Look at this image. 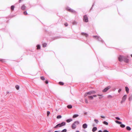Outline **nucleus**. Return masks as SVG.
I'll return each instance as SVG.
<instances>
[{"label": "nucleus", "mask_w": 132, "mask_h": 132, "mask_svg": "<svg viewBox=\"0 0 132 132\" xmlns=\"http://www.w3.org/2000/svg\"><path fill=\"white\" fill-rule=\"evenodd\" d=\"M54 132H59L58 131H55Z\"/></svg>", "instance_id": "603ef678"}, {"label": "nucleus", "mask_w": 132, "mask_h": 132, "mask_svg": "<svg viewBox=\"0 0 132 132\" xmlns=\"http://www.w3.org/2000/svg\"><path fill=\"white\" fill-rule=\"evenodd\" d=\"M47 45V44L46 43H44L43 44V47H46Z\"/></svg>", "instance_id": "4468645a"}, {"label": "nucleus", "mask_w": 132, "mask_h": 132, "mask_svg": "<svg viewBox=\"0 0 132 132\" xmlns=\"http://www.w3.org/2000/svg\"><path fill=\"white\" fill-rule=\"evenodd\" d=\"M14 7V6L12 5L11 6V9L12 10H13Z\"/></svg>", "instance_id": "c756f323"}, {"label": "nucleus", "mask_w": 132, "mask_h": 132, "mask_svg": "<svg viewBox=\"0 0 132 132\" xmlns=\"http://www.w3.org/2000/svg\"><path fill=\"white\" fill-rule=\"evenodd\" d=\"M67 131V130L66 129H64L62 130L61 132H66Z\"/></svg>", "instance_id": "72a5a7b5"}, {"label": "nucleus", "mask_w": 132, "mask_h": 132, "mask_svg": "<svg viewBox=\"0 0 132 132\" xmlns=\"http://www.w3.org/2000/svg\"><path fill=\"white\" fill-rule=\"evenodd\" d=\"M66 124V123L64 122H63L61 123H59L57 124L56 126L54 127V128H56L57 127H61L63 126H65Z\"/></svg>", "instance_id": "f257e3e1"}, {"label": "nucleus", "mask_w": 132, "mask_h": 132, "mask_svg": "<svg viewBox=\"0 0 132 132\" xmlns=\"http://www.w3.org/2000/svg\"><path fill=\"white\" fill-rule=\"evenodd\" d=\"M129 101H131L132 100V95H131L130 96L129 98Z\"/></svg>", "instance_id": "6ab92c4d"}, {"label": "nucleus", "mask_w": 132, "mask_h": 132, "mask_svg": "<svg viewBox=\"0 0 132 132\" xmlns=\"http://www.w3.org/2000/svg\"><path fill=\"white\" fill-rule=\"evenodd\" d=\"M0 61H1L2 62H5V60L4 59H3L2 58H0Z\"/></svg>", "instance_id": "f3484780"}, {"label": "nucleus", "mask_w": 132, "mask_h": 132, "mask_svg": "<svg viewBox=\"0 0 132 132\" xmlns=\"http://www.w3.org/2000/svg\"><path fill=\"white\" fill-rule=\"evenodd\" d=\"M76 132H79V131H77Z\"/></svg>", "instance_id": "6e6d98bb"}, {"label": "nucleus", "mask_w": 132, "mask_h": 132, "mask_svg": "<svg viewBox=\"0 0 132 132\" xmlns=\"http://www.w3.org/2000/svg\"><path fill=\"white\" fill-rule=\"evenodd\" d=\"M77 23V22H76V21H73V22H72V24H73V25H75Z\"/></svg>", "instance_id": "c85d7f7f"}, {"label": "nucleus", "mask_w": 132, "mask_h": 132, "mask_svg": "<svg viewBox=\"0 0 132 132\" xmlns=\"http://www.w3.org/2000/svg\"><path fill=\"white\" fill-rule=\"evenodd\" d=\"M37 49H40V45H37Z\"/></svg>", "instance_id": "b1692460"}, {"label": "nucleus", "mask_w": 132, "mask_h": 132, "mask_svg": "<svg viewBox=\"0 0 132 132\" xmlns=\"http://www.w3.org/2000/svg\"><path fill=\"white\" fill-rule=\"evenodd\" d=\"M94 121L96 122V123H98V120H97L96 119H95L94 120Z\"/></svg>", "instance_id": "a878e982"}, {"label": "nucleus", "mask_w": 132, "mask_h": 132, "mask_svg": "<svg viewBox=\"0 0 132 132\" xmlns=\"http://www.w3.org/2000/svg\"><path fill=\"white\" fill-rule=\"evenodd\" d=\"M108 98H111L112 97V96L110 95H109L107 96Z\"/></svg>", "instance_id": "2f4dec72"}, {"label": "nucleus", "mask_w": 132, "mask_h": 132, "mask_svg": "<svg viewBox=\"0 0 132 132\" xmlns=\"http://www.w3.org/2000/svg\"><path fill=\"white\" fill-rule=\"evenodd\" d=\"M21 0H19V2L20 3L21 2Z\"/></svg>", "instance_id": "864d4df0"}, {"label": "nucleus", "mask_w": 132, "mask_h": 132, "mask_svg": "<svg viewBox=\"0 0 132 132\" xmlns=\"http://www.w3.org/2000/svg\"><path fill=\"white\" fill-rule=\"evenodd\" d=\"M97 95L99 96H102V95L98 94Z\"/></svg>", "instance_id": "09e8293b"}, {"label": "nucleus", "mask_w": 132, "mask_h": 132, "mask_svg": "<svg viewBox=\"0 0 132 132\" xmlns=\"http://www.w3.org/2000/svg\"><path fill=\"white\" fill-rule=\"evenodd\" d=\"M121 89H119L118 90V92L119 93H120V92L121 91Z\"/></svg>", "instance_id": "c03bdc74"}, {"label": "nucleus", "mask_w": 132, "mask_h": 132, "mask_svg": "<svg viewBox=\"0 0 132 132\" xmlns=\"http://www.w3.org/2000/svg\"><path fill=\"white\" fill-rule=\"evenodd\" d=\"M101 117L103 118H105V117L104 116H101Z\"/></svg>", "instance_id": "37998d69"}, {"label": "nucleus", "mask_w": 132, "mask_h": 132, "mask_svg": "<svg viewBox=\"0 0 132 132\" xmlns=\"http://www.w3.org/2000/svg\"><path fill=\"white\" fill-rule=\"evenodd\" d=\"M72 121V119H67L66 120V121L67 122L69 123L71 121Z\"/></svg>", "instance_id": "9d476101"}, {"label": "nucleus", "mask_w": 132, "mask_h": 132, "mask_svg": "<svg viewBox=\"0 0 132 132\" xmlns=\"http://www.w3.org/2000/svg\"><path fill=\"white\" fill-rule=\"evenodd\" d=\"M85 103H88V101L86 99H85Z\"/></svg>", "instance_id": "e433bc0d"}, {"label": "nucleus", "mask_w": 132, "mask_h": 132, "mask_svg": "<svg viewBox=\"0 0 132 132\" xmlns=\"http://www.w3.org/2000/svg\"><path fill=\"white\" fill-rule=\"evenodd\" d=\"M131 56L132 57V54L131 55Z\"/></svg>", "instance_id": "4d7b16f0"}, {"label": "nucleus", "mask_w": 132, "mask_h": 132, "mask_svg": "<svg viewBox=\"0 0 132 132\" xmlns=\"http://www.w3.org/2000/svg\"><path fill=\"white\" fill-rule=\"evenodd\" d=\"M59 84L61 85H64V83L61 82H59Z\"/></svg>", "instance_id": "7c9ffc66"}, {"label": "nucleus", "mask_w": 132, "mask_h": 132, "mask_svg": "<svg viewBox=\"0 0 132 132\" xmlns=\"http://www.w3.org/2000/svg\"><path fill=\"white\" fill-rule=\"evenodd\" d=\"M79 116V115L77 114H75L73 116V118H74L78 117Z\"/></svg>", "instance_id": "f8f14e48"}, {"label": "nucleus", "mask_w": 132, "mask_h": 132, "mask_svg": "<svg viewBox=\"0 0 132 132\" xmlns=\"http://www.w3.org/2000/svg\"><path fill=\"white\" fill-rule=\"evenodd\" d=\"M103 132H109V131L106 130H103Z\"/></svg>", "instance_id": "a19ab883"}, {"label": "nucleus", "mask_w": 132, "mask_h": 132, "mask_svg": "<svg viewBox=\"0 0 132 132\" xmlns=\"http://www.w3.org/2000/svg\"><path fill=\"white\" fill-rule=\"evenodd\" d=\"M50 113V111H48L47 112V116H48L49 114Z\"/></svg>", "instance_id": "f704fd0d"}, {"label": "nucleus", "mask_w": 132, "mask_h": 132, "mask_svg": "<svg viewBox=\"0 0 132 132\" xmlns=\"http://www.w3.org/2000/svg\"><path fill=\"white\" fill-rule=\"evenodd\" d=\"M118 59L119 60L120 62H121L122 61H123V58H118Z\"/></svg>", "instance_id": "5701e85b"}, {"label": "nucleus", "mask_w": 132, "mask_h": 132, "mask_svg": "<svg viewBox=\"0 0 132 132\" xmlns=\"http://www.w3.org/2000/svg\"><path fill=\"white\" fill-rule=\"evenodd\" d=\"M120 57H121L120 58H122L123 56H120Z\"/></svg>", "instance_id": "5fc2aeb1"}, {"label": "nucleus", "mask_w": 132, "mask_h": 132, "mask_svg": "<svg viewBox=\"0 0 132 132\" xmlns=\"http://www.w3.org/2000/svg\"><path fill=\"white\" fill-rule=\"evenodd\" d=\"M93 37L97 38L98 39L99 38V37L97 36H93Z\"/></svg>", "instance_id": "79ce46f5"}, {"label": "nucleus", "mask_w": 132, "mask_h": 132, "mask_svg": "<svg viewBox=\"0 0 132 132\" xmlns=\"http://www.w3.org/2000/svg\"><path fill=\"white\" fill-rule=\"evenodd\" d=\"M67 10H69V11H70V12H73V10L71 9H68L67 8Z\"/></svg>", "instance_id": "cd10ccee"}, {"label": "nucleus", "mask_w": 132, "mask_h": 132, "mask_svg": "<svg viewBox=\"0 0 132 132\" xmlns=\"http://www.w3.org/2000/svg\"><path fill=\"white\" fill-rule=\"evenodd\" d=\"M93 97H96L97 96V95H94L93 96Z\"/></svg>", "instance_id": "de8ad7c7"}, {"label": "nucleus", "mask_w": 132, "mask_h": 132, "mask_svg": "<svg viewBox=\"0 0 132 132\" xmlns=\"http://www.w3.org/2000/svg\"><path fill=\"white\" fill-rule=\"evenodd\" d=\"M97 130V128L96 127H94L92 130V131L93 132Z\"/></svg>", "instance_id": "1a4fd4ad"}, {"label": "nucleus", "mask_w": 132, "mask_h": 132, "mask_svg": "<svg viewBox=\"0 0 132 132\" xmlns=\"http://www.w3.org/2000/svg\"><path fill=\"white\" fill-rule=\"evenodd\" d=\"M116 119L118 120H120V119L118 117H116Z\"/></svg>", "instance_id": "58836bf2"}, {"label": "nucleus", "mask_w": 132, "mask_h": 132, "mask_svg": "<svg viewBox=\"0 0 132 132\" xmlns=\"http://www.w3.org/2000/svg\"><path fill=\"white\" fill-rule=\"evenodd\" d=\"M67 108L69 109L71 108L72 107V106L71 105H69L67 106Z\"/></svg>", "instance_id": "4be33fe9"}, {"label": "nucleus", "mask_w": 132, "mask_h": 132, "mask_svg": "<svg viewBox=\"0 0 132 132\" xmlns=\"http://www.w3.org/2000/svg\"><path fill=\"white\" fill-rule=\"evenodd\" d=\"M9 92H6V93H7V94H9Z\"/></svg>", "instance_id": "3c124183"}, {"label": "nucleus", "mask_w": 132, "mask_h": 132, "mask_svg": "<svg viewBox=\"0 0 132 132\" xmlns=\"http://www.w3.org/2000/svg\"><path fill=\"white\" fill-rule=\"evenodd\" d=\"M15 87L16 89L18 90L19 89V86L16 85L15 86Z\"/></svg>", "instance_id": "aec40b11"}, {"label": "nucleus", "mask_w": 132, "mask_h": 132, "mask_svg": "<svg viewBox=\"0 0 132 132\" xmlns=\"http://www.w3.org/2000/svg\"><path fill=\"white\" fill-rule=\"evenodd\" d=\"M83 20L86 22H87L88 21V18L86 15H85L84 16Z\"/></svg>", "instance_id": "39448f33"}, {"label": "nucleus", "mask_w": 132, "mask_h": 132, "mask_svg": "<svg viewBox=\"0 0 132 132\" xmlns=\"http://www.w3.org/2000/svg\"><path fill=\"white\" fill-rule=\"evenodd\" d=\"M88 94H87V93H85L84 95V96L85 97H86L87 96V95Z\"/></svg>", "instance_id": "ea45409f"}, {"label": "nucleus", "mask_w": 132, "mask_h": 132, "mask_svg": "<svg viewBox=\"0 0 132 132\" xmlns=\"http://www.w3.org/2000/svg\"><path fill=\"white\" fill-rule=\"evenodd\" d=\"M88 97L90 99H93V97L92 96H88Z\"/></svg>", "instance_id": "ddd939ff"}, {"label": "nucleus", "mask_w": 132, "mask_h": 132, "mask_svg": "<svg viewBox=\"0 0 132 132\" xmlns=\"http://www.w3.org/2000/svg\"><path fill=\"white\" fill-rule=\"evenodd\" d=\"M79 122L78 121H75L72 125V128L73 129H75L76 127V125L75 124H76L77 125L79 124Z\"/></svg>", "instance_id": "f03ea898"}, {"label": "nucleus", "mask_w": 132, "mask_h": 132, "mask_svg": "<svg viewBox=\"0 0 132 132\" xmlns=\"http://www.w3.org/2000/svg\"><path fill=\"white\" fill-rule=\"evenodd\" d=\"M123 61L125 62H128L129 61V59L128 58H123Z\"/></svg>", "instance_id": "6e6552de"}, {"label": "nucleus", "mask_w": 132, "mask_h": 132, "mask_svg": "<svg viewBox=\"0 0 132 132\" xmlns=\"http://www.w3.org/2000/svg\"><path fill=\"white\" fill-rule=\"evenodd\" d=\"M120 126L122 128H124L125 127V125L123 124H121Z\"/></svg>", "instance_id": "bb28decb"}, {"label": "nucleus", "mask_w": 132, "mask_h": 132, "mask_svg": "<svg viewBox=\"0 0 132 132\" xmlns=\"http://www.w3.org/2000/svg\"><path fill=\"white\" fill-rule=\"evenodd\" d=\"M64 25L65 26H68V24L67 23H65V24Z\"/></svg>", "instance_id": "a18cd8bd"}, {"label": "nucleus", "mask_w": 132, "mask_h": 132, "mask_svg": "<svg viewBox=\"0 0 132 132\" xmlns=\"http://www.w3.org/2000/svg\"><path fill=\"white\" fill-rule=\"evenodd\" d=\"M127 98V95H125L122 97V100L121 102V104L123 103L126 100Z\"/></svg>", "instance_id": "20e7f679"}, {"label": "nucleus", "mask_w": 132, "mask_h": 132, "mask_svg": "<svg viewBox=\"0 0 132 132\" xmlns=\"http://www.w3.org/2000/svg\"><path fill=\"white\" fill-rule=\"evenodd\" d=\"M26 6L24 5H22L21 7L22 9L23 10H24L25 9Z\"/></svg>", "instance_id": "dca6fc26"}, {"label": "nucleus", "mask_w": 132, "mask_h": 132, "mask_svg": "<svg viewBox=\"0 0 132 132\" xmlns=\"http://www.w3.org/2000/svg\"><path fill=\"white\" fill-rule=\"evenodd\" d=\"M126 91L127 92V93H129V88L127 87H125Z\"/></svg>", "instance_id": "9b49d317"}, {"label": "nucleus", "mask_w": 132, "mask_h": 132, "mask_svg": "<svg viewBox=\"0 0 132 132\" xmlns=\"http://www.w3.org/2000/svg\"><path fill=\"white\" fill-rule=\"evenodd\" d=\"M45 83L46 84H47L48 83V82L47 80H46L45 81Z\"/></svg>", "instance_id": "49530a36"}, {"label": "nucleus", "mask_w": 132, "mask_h": 132, "mask_svg": "<svg viewBox=\"0 0 132 132\" xmlns=\"http://www.w3.org/2000/svg\"><path fill=\"white\" fill-rule=\"evenodd\" d=\"M82 128L84 129H85L87 128V125L86 123H84L82 125Z\"/></svg>", "instance_id": "0eeeda50"}, {"label": "nucleus", "mask_w": 132, "mask_h": 132, "mask_svg": "<svg viewBox=\"0 0 132 132\" xmlns=\"http://www.w3.org/2000/svg\"><path fill=\"white\" fill-rule=\"evenodd\" d=\"M115 122L118 123V124H121L122 123V122L120 121H117V120H116V121H115Z\"/></svg>", "instance_id": "a211bd4d"}, {"label": "nucleus", "mask_w": 132, "mask_h": 132, "mask_svg": "<svg viewBox=\"0 0 132 132\" xmlns=\"http://www.w3.org/2000/svg\"><path fill=\"white\" fill-rule=\"evenodd\" d=\"M103 123L104 124H105L106 125H108V122L106 121H104L103 122Z\"/></svg>", "instance_id": "412c9836"}, {"label": "nucleus", "mask_w": 132, "mask_h": 132, "mask_svg": "<svg viewBox=\"0 0 132 132\" xmlns=\"http://www.w3.org/2000/svg\"><path fill=\"white\" fill-rule=\"evenodd\" d=\"M61 117H62V116H60V115L58 116L57 117V119H59L61 118Z\"/></svg>", "instance_id": "393cba45"}, {"label": "nucleus", "mask_w": 132, "mask_h": 132, "mask_svg": "<svg viewBox=\"0 0 132 132\" xmlns=\"http://www.w3.org/2000/svg\"><path fill=\"white\" fill-rule=\"evenodd\" d=\"M99 98L100 99H101V98H102V97H99Z\"/></svg>", "instance_id": "8fccbe9b"}, {"label": "nucleus", "mask_w": 132, "mask_h": 132, "mask_svg": "<svg viewBox=\"0 0 132 132\" xmlns=\"http://www.w3.org/2000/svg\"><path fill=\"white\" fill-rule=\"evenodd\" d=\"M81 34L82 35H85L86 36H87V34H86L85 33H81Z\"/></svg>", "instance_id": "473e14b6"}, {"label": "nucleus", "mask_w": 132, "mask_h": 132, "mask_svg": "<svg viewBox=\"0 0 132 132\" xmlns=\"http://www.w3.org/2000/svg\"><path fill=\"white\" fill-rule=\"evenodd\" d=\"M40 78H41V79H42V80H44L45 79V78L44 77H43V76L41 77Z\"/></svg>", "instance_id": "c9c22d12"}, {"label": "nucleus", "mask_w": 132, "mask_h": 132, "mask_svg": "<svg viewBox=\"0 0 132 132\" xmlns=\"http://www.w3.org/2000/svg\"><path fill=\"white\" fill-rule=\"evenodd\" d=\"M111 87L110 86H108L106 87L105 88L102 90V92L104 93L106 92Z\"/></svg>", "instance_id": "7ed1b4c3"}, {"label": "nucleus", "mask_w": 132, "mask_h": 132, "mask_svg": "<svg viewBox=\"0 0 132 132\" xmlns=\"http://www.w3.org/2000/svg\"><path fill=\"white\" fill-rule=\"evenodd\" d=\"M96 92L92 90L87 92V94L89 95H91L92 94H95Z\"/></svg>", "instance_id": "423d86ee"}, {"label": "nucleus", "mask_w": 132, "mask_h": 132, "mask_svg": "<svg viewBox=\"0 0 132 132\" xmlns=\"http://www.w3.org/2000/svg\"><path fill=\"white\" fill-rule=\"evenodd\" d=\"M23 13L25 15H26L27 14V13L26 11H25Z\"/></svg>", "instance_id": "4c0bfd02"}, {"label": "nucleus", "mask_w": 132, "mask_h": 132, "mask_svg": "<svg viewBox=\"0 0 132 132\" xmlns=\"http://www.w3.org/2000/svg\"><path fill=\"white\" fill-rule=\"evenodd\" d=\"M126 128L127 130L129 131H130L131 130V128L129 126L127 127Z\"/></svg>", "instance_id": "2eb2a0df"}]
</instances>
